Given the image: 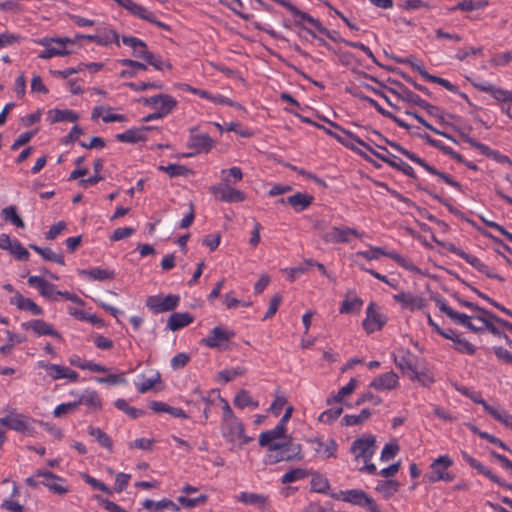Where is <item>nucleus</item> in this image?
I'll return each instance as SVG.
<instances>
[{
    "instance_id": "37998d69",
    "label": "nucleus",
    "mask_w": 512,
    "mask_h": 512,
    "mask_svg": "<svg viewBox=\"0 0 512 512\" xmlns=\"http://www.w3.org/2000/svg\"><path fill=\"white\" fill-rule=\"evenodd\" d=\"M119 63L122 66H128L132 68V70H124L121 72L120 75L123 78L133 77L138 71H145L147 69L145 64L131 59H121L119 60Z\"/></svg>"
},
{
    "instance_id": "6ab92c4d",
    "label": "nucleus",
    "mask_w": 512,
    "mask_h": 512,
    "mask_svg": "<svg viewBox=\"0 0 512 512\" xmlns=\"http://www.w3.org/2000/svg\"><path fill=\"white\" fill-rule=\"evenodd\" d=\"M366 313L367 316L363 321L364 329L368 333H373L377 330H380L386 322V317L374 309L373 303L369 304Z\"/></svg>"
},
{
    "instance_id": "b1692460",
    "label": "nucleus",
    "mask_w": 512,
    "mask_h": 512,
    "mask_svg": "<svg viewBox=\"0 0 512 512\" xmlns=\"http://www.w3.org/2000/svg\"><path fill=\"white\" fill-rule=\"evenodd\" d=\"M313 450L322 458L335 457L337 443L334 439L323 441L320 438L310 440Z\"/></svg>"
},
{
    "instance_id": "4d7b16f0",
    "label": "nucleus",
    "mask_w": 512,
    "mask_h": 512,
    "mask_svg": "<svg viewBox=\"0 0 512 512\" xmlns=\"http://www.w3.org/2000/svg\"><path fill=\"white\" fill-rule=\"evenodd\" d=\"M357 385H358V381L355 379V378H352L350 379V381L348 382L347 385H345L344 387H342L338 392L337 394H335L333 397H332V400L334 402H337V403H340L342 402V400L350 395L351 393H353L355 391V389L357 388Z\"/></svg>"
},
{
    "instance_id": "13d9d810",
    "label": "nucleus",
    "mask_w": 512,
    "mask_h": 512,
    "mask_svg": "<svg viewBox=\"0 0 512 512\" xmlns=\"http://www.w3.org/2000/svg\"><path fill=\"white\" fill-rule=\"evenodd\" d=\"M240 499L242 502H244L246 504H255L260 507L265 506L267 503V497H265L264 495H261V494H256V493L243 492V493H241Z\"/></svg>"
},
{
    "instance_id": "1a4fd4ad",
    "label": "nucleus",
    "mask_w": 512,
    "mask_h": 512,
    "mask_svg": "<svg viewBox=\"0 0 512 512\" xmlns=\"http://www.w3.org/2000/svg\"><path fill=\"white\" fill-rule=\"evenodd\" d=\"M210 192L216 199L227 203H238L246 199V194L243 191L233 188L225 182L211 186Z\"/></svg>"
},
{
    "instance_id": "338daca9",
    "label": "nucleus",
    "mask_w": 512,
    "mask_h": 512,
    "mask_svg": "<svg viewBox=\"0 0 512 512\" xmlns=\"http://www.w3.org/2000/svg\"><path fill=\"white\" fill-rule=\"evenodd\" d=\"M342 412V407L328 409L319 416V420L324 423H332L342 414Z\"/></svg>"
},
{
    "instance_id": "774afa93",
    "label": "nucleus",
    "mask_w": 512,
    "mask_h": 512,
    "mask_svg": "<svg viewBox=\"0 0 512 512\" xmlns=\"http://www.w3.org/2000/svg\"><path fill=\"white\" fill-rule=\"evenodd\" d=\"M9 252L19 260H28L29 252L22 246L18 240H13Z\"/></svg>"
},
{
    "instance_id": "6e6d98bb",
    "label": "nucleus",
    "mask_w": 512,
    "mask_h": 512,
    "mask_svg": "<svg viewBox=\"0 0 512 512\" xmlns=\"http://www.w3.org/2000/svg\"><path fill=\"white\" fill-rule=\"evenodd\" d=\"M371 415L368 409H363L358 415H345L342 418V423L346 426L358 425L366 421Z\"/></svg>"
},
{
    "instance_id": "c85d7f7f",
    "label": "nucleus",
    "mask_w": 512,
    "mask_h": 512,
    "mask_svg": "<svg viewBox=\"0 0 512 512\" xmlns=\"http://www.w3.org/2000/svg\"><path fill=\"white\" fill-rule=\"evenodd\" d=\"M314 200L312 195L298 192L286 198L287 204L291 205L296 212L304 211Z\"/></svg>"
},
{
    "instance_id": "393cba45",
    "label": "nucleus",
    "mask_w": 512,
    "mask_h": 512,
    "mask_svg": "<svg viewBox=\"0 0 512 512\" xmlns=\"http://www.w3.org/2000/svg\"><path fill=\"white\" fill-rule=\"evenodd\" d=\"M395 365L403 371V373L409 372L410 374L415 370V356L409 351L401 349L398 354H393Z\"/></svg>"
},
{
    "instance_id": "4be33fe9",
    "label": "nucleus",
    "mask_w": 512,
    "mask_h": 512,
    "mask_svg": "<svg viewBox=\"0 0 512 512\" xmlns=\"http://www.w3.org/2000/svg\"><path fill=\"white\" fill-rule=\"evenodd\" d=\"M37 476H40L41 478H43V480H41V484H43L44 486L49 488L55 494L63 495L65 493H67L68 489L59 483V482H62L63 479L56 476L52 472L38 470Z\"/></svg>"
},
{
    "instance_id": "412c9836",
    "label": "nucleus",
    "mask_w": 512,
    "mask_h": 512,
    "mask_svg": "<svg viewBox=\"0 0 512 512\" xmlns=\"http://www.w3.org/2000/svg\"><path fill=\"white\" fill-rule=\"evenodd\" d=\"M399 385L398 375L393 371L384 373L382 375L377 376L370 383V387L375 390L383 391V390H393L397 388Z\"/></svg>"
},
{
    "instance_id": "ddd939ff",
    "label": "nucleus",
    "mask_w": 512,
    "mask_h": 512,
    "mask_svg": "<svg viewBox=\"0 0 512 512\" xmlns=\"http://www.w3.org/2000/svg\"><path fill=\"white\" fill-rule=\"evenodd\" d=\"M351 236L361 238L363 234L354 228L335 226L323 235V240L326 243L333 244L348 243L350 242Z\"/></svg>"
},
{
    "instance_id": "f3484780",
    "label": "nucleus",
    "mask_w": 512,
    "mask_h": 512,
    "mask_svg": "<svg viewBox=\"0 0 512 512\" xmlns=\"http://www.w3.org/2000/svg\"><path fill=\"white\" fill-rule=\"evenodd\" d=\"M188 146L194 148L196 152H208L214 146V141L206 133H198L196 128L190 130Z\"/></svg>"
},
{
    "instance_id": "3c124183",
    "label": "nucleus",
    "mask_w": 512,
    "mask_h": 512,
    "mask_svg": "<svg viewBox=\"0 0 512 512\" xmlns=\"http://www.w3.org/2000/svg\"><path fill=\"white\" fill-rule=\"evenodd\" d=\"M93 167H94L95 174L87 179H82L79 182V186H81L83 188H87L89 186L97 184L99 181H101L103 179V177L99 174V172L103 168V161L101 159H97L94 162Z\"/></svg>"
},
{
    "instance_id": "bb28decb",
    "label": "nucleus",
    "mask_w": 512,
    "mask_h": 512,
    "mask_svg": "<svg viewBox=\"0 0 512 512\" xmlns=\"http://www.w3.org/2000/svg\"><path fill=\"white\" fill-rule=\"evenodd\" d=\"M150 127L144 126L141 128H132L123 133L117 134L116 139L123 143H137L146 140V131L150 130Z\"/></svg>"
},
{
    "instance_id": "4468645a",
    "label": "nucleus",
    "mask_w": 512,
    "mask_h": 512,
    "mask_svg": "<svg viewBox=\"0 0 512 512\" xmlns=\"http://www.w3.org/2000/svg\"><path fill=\"white\" fill-rule=\"evenodd\" d=\"M376 146H377V148L383 150L386 153V155L378 153L375 150L372 151L373 155H375L377 158H379L382 161H384L385 163H387L389 166L403 172L405 175L412 177V178L415 177L414 169L409 164H407L406 162H404L403 160H401L400 158H398L394 155H390V153L388 152V150L385 147L380 146V145H376Z\"/></svg>"
},
{
    "instance_id": "20e7f679",
    "label": "nucleus",
    "mask_w": 512,
    "mask_h": 512,
    "mask_svg": "<svg viewBox=\"0 0 512 512\" xmlns=\"http://www.w3.org/2000/svg\"><path fill=\"white\" fill-rule=\"evenodd\" d=\"M434 300L439 310L445 313L454 323L464 326L473 332L483 331V327L475 326L473 322H478L477 317H481V315H466L464 313L457 312L448 306L446 300L443 298H435Z\"/></svg>"
},
{
    "instance_id": "4c0bfd02",
    "label": "nucleus",
    "mask_w": 512,
    "mask_h": 512,
    "mask_svg": "<svg viewBox=\"0 0 512 512\" xmlns=\"http://www.w3.org/2000/svg\"><path fill=\"white\" fill-rule=\"evenodd\" d=\"M78 118V114L72 110L53 109L48 112V119L51 123L61 121L75 122Z\"/></svg>"
},
{
    "instance_id": "5fc2aeb1",
    "label": "nucleus",
    "mask_w": 512,
    "mask_h": 512,
    "mask_svg": "<svg viewBox=\"0 0 512 512\" xmlns=\"http://www.w3.org/2000/svg\"><path fill=\"white\" fill-rule=\"evenodd\" d=\"M2 217L6 221H10L12 224H14L17 227L24 228L25 224L21 217L17 214V210L15 206H8L4 208L1 212Z\"/></svg>"
},
{
    "instance_id": "49530a36",
    "label": "nucleus",
    "mask_w": 512,
    "mask_h": 512,
    "mask_svg": "<svg viewBox=\"0 0 512 512\" xmlns=\"http://www.w3.org/2000/svg\"><path fill=\"white\" fill-rule=\"evenodd\" d=\"M409 377L413 381H418L421 385L428 387L435 381L432 372L429 369L418 371L417 368L409 374Z\"/></svg>"
},
{
    "instance_id": "603ef678",
    "label": "nucleus",
    "mask_w": 512,
    "mask_h": 512,
    "mask_svg": "<svg viewBox=\"0 0 512 512\" xmlns=\"http://www.w3.org/2000/svg\"><path fill=\"white\" fill-rule=\"evenodd\" d=\"M486 412L506 427L512 429V415L507 411L497 410L493 407H486Z\"/></svg>"
},
{
    "instance_id": "2f4dec72",
    "label": "nucleus",
    "mask_w": 512,
    "mask_h": 512,
    "mask_svg": "<svg viewBox=\"0 0 512 512\" xmlns=\"http://www.w3.org/2000/svg\"><path fill=\"white\" fill-rule=\"evenodd\" d=\"M78 406L83 404L93 411L100 410L101 399L96 391L86 390L77 400Z\"/></svg>"
},
{
    "instance_id": "a211bd4d",
    "label": "nucleus",
    "mask_w": 512,
    "mask_h": 512,
    "mask_svg": "<svg viewBox=\"0 0 512 512\" xmlns=\"http://www.w3.org/2000/svg\"><path fill=\"white\" fill-rule=\"evenodd\" d=\"M24 330H31L37 336H52L58 339H61V335L58 331H56L52 325L41 320V319H33L28 322L22 324Z\"/></svg>"
},
{
    "instance_id": "cd10ccee",
    "label": "nucleus",
    "mask_w": 512,
    "mask_h": 512,
    "mask_svg": "<svg viewBox=\"0 0 512 512\" xmlns=\"http://www.w3.org/2000/svg\"><path fill=\"white\" fill-rule=\"evenodd\" d=\"M285 431L286 427L278 423L273 429L260 434L259 445L263 447L267 446L269 448L270 444H278L279 442H275V440L282 438Z\"/></svg>"
},
{
    "instance_id": "680f3d73",
    "label": "nucleus",
    "mask_w": 512,
    "mask_h": 512,
    "mask_svg": "<svg viewBox=\"0 0 512 512\" xmlns=\"http://www.w3.org/2000/svg\"><path fill=\"white\" fill-rule=\"evenodd\" d=\"M178 502L184 506L185 508H193V507H196V506H200V505H203L206 503L207 501V496L206 495H200L198 497H195V498H187L185 496H180L178 497Z\"/></svg>"
},
{
    "instance_id": "69168bd1",
    "label": "nucleus",
    "mask_w": 512,
    "mask_h": 512,
    "mask_svg": "<svg viewBox=\"0 0 512 512\" xmlns=\"http://www.w3.org/2000/svg\"><path fill=\"white\" fill-rule=\"evenodd\" d=\"M286 402H287L286 397L282 393L277 391L276 395H275V399L272 402V404L270 405L269 411L271 413H273L275 416H278L281 413Z\"/></svg>"
},
{
    "instance_id": "7c9ffc66",
    "label": "nucleus",
    "mask_w": 512,
    "mask_h": 512,
    "mask_svg": "<svg viewBox=\"0 0 512 512\" xmlns=\"http://www.w3.org/2000/svg\"><path fill=\"white\" fill-rule=\"evenodd\" d=\"M49 368L48 376L53 380L68 379L76 381L78 379V373L68 367L52 364Z\"/></svg>"
},
{
    "instance_id": "c756f323",
    "label": "nucleus",
    "mask_w": 512,
    "mask_h": 512,
    "mask_svg": "<svg viewBox=\"0 0 512 512\" xmlns=\"http://www.w3.org/2000/svg\"><path fill=\"white\" fill-rule=\"evenodd\" d=\"M10 429L20 433L31 434V419L19 413H11Z\"/></svg>"
},
{
    "instance_id": "e433bc0d",
    "label": "nucleus",
    "mask_w": 512,
    "mask_h": 512,
    "mask_svg": "<svg viewBox=\"0 0 512 512\" xmlns=\"http://www.w3.org/2000/svg\"><path fill=\"white\" fill-rule=\"evenodd\" d=\"M118 39V34L112 29L104 30L94 36H87V40L103 46H107L114 42L118 44Z\"/></svg>"
},
{
    "instance_id": "58836bf2",
    "label": "nucleus",
    "mask_w": 512,
    "mask_h": 512,
    "mask_svg": "<svg viewBox=\"0 0 512 512\" xmlns=\"http://www.w3.org/2000/svg\"><path fill=\"white\" fill-rule=\"evenodd\" d=\"M88 434L95 438V440L101 445L102 447L108 449L109 451H112L113 449V443L111 438L108 436L107 433L102 431L98 427L89 426L88 427Z\"/></svg>"
},
{
    "instance_id": "f03ea898",
    "label": "nucleus",
    "mask_w": 512,
    "mask_h": 512,
    "mask_svg": "<svg viewBox=\"0 0 512 512\" xmlns=\"http://www.w3.org/2000/svg\"><path fill=\"white\" fill-rule=\"evenodd\" d=\"M334 499L358 505L369 512H382L374 499L360 489H349L340 491L338 494H331Z\"/></svg>"
},
{
    "instance_id": "bf43d9fd",
    "label": "nucleus",
    "mask_w": 512,
    "mask_h": 512,
    "mask_svg": "<svg viewBox=\"0 0 512 512\" xmlns=\"http://www.w3.org/2000/svg\"><path fill=\"white\" fill-rule=\"evenodd\" d=\"M160 171L165 172L170 177L183 176L186 175L189 170L180 164H169L167 166H159Z\"/></svg>"
},
{
    "instance_id": "dca6fc26",
    "label": "nucleus",
    "mask_w": 512,
    "mask_h": 512,
    "mask_svg": "<svg viewBox=\"0 0 512 512\" xmlns=\"http://www.w3.org/2000/svg\"><path fill=\"white\" fill-rule=\"evenodd\" d=\"M28 284L38 289L40 294L49 300L56 301L57 296H59L60 291L56 290V286L42 277L30 276L28 278Z\"/></svg>"
},
{
    "instance_id": "0eeeda50",
    "label": "nucleus",
    "mask_w": 512,
    "mask_h": 512,
    "mask_svg": "<svg viewBox=\"0 0 512 512\" xmlns=\"http://www.w3.org/2000/svg\"><path fill=\"white\" fill-rule=\"evenodd\" d=\"M452 464L453 461L447 455L438 457L431 464V471L425 475V478L431 483L441 480L452 481L453 476L447 471Z\"/></svg>"
},
{
    "instance_id": "f8f14e48",
    "label": "nucleus",
    "mask_w": 512,
    "mask_h": 512,
    "mask_svg": "<svg viewBox=\"0 0 512 512\" xmlns=\"http://www.w3.org/2000/svg\"><path fill=\"white\" fill-rule=\"evenodd\" d=\"M143 103L144 105L161 113L162 117L167 116L177 106L176 99L167 94H160L145 98Z\"/></svg>"
},
{
    "instance_id": "79ce46f5",
    "label": "nucleus",
    "mask_w": 512,
    "mask_h": 512,
    "mask_svg": "<svg viewBox=\"0 0 512 512\" xmlns=\"http://www.w3.org/2000/svg\"><path fill=\"white\" fill-rule=\"evenodd\" d=\"M143 507L146 509H154L156 512H162V510L165 508L170 509L172 511L179 510V507L177 504H175L173 501L167 500V499H164V500H161L158 502H154L153 500L146 499L143 502Z\"/></svg>"
},
{
    "instance_id": "0e129e2a",
    "label": "nucleus",
    "mask_w": 512,
    "mask_h": 512,
    "mask_svg": "<svg viewBox=\"0 0 512 512\" xmlns=\"http://www.w3.org/2000/svg\"><path fill=\"white\" fill-rule=\"evenodd\" d=\"M361 305L362 300L359 298H354L353 300L345 299L340 307V313L348 314L355 310H360Z\"/></svg>"
},
{
    "instance_id": "9d476101",
    "label": "nucleus",
    "mask_w": 512,
    "mask_h": 512,
    "mask_svg": "<svg viewBox=\"0 0 512 512\" xmlns=\"http://www.w3.org/2000/svg\"><path fill=\"white\" fill-rule=\"evenodd\" d=\"M179 301L180 297L178 295H154L147 298L146 306L154 313H163L174 310Z\"/></svg>"
},
{
    "instance_id": "72a5a7b5",
    "label": "nucleus",
    "mask_w": 512,
    "mask_h": 512,
    "mask_svg": "<svg viewBox=\"0 0 512 512\" xmlns=\"http://www.w3.org/2000/svg\"><path fill=\"white\" fill-rule=\"evenodd\" d=\"M79 274L82 276H87L91 280L96 281H105L109 279H113L115 276V272L110 269H102L99 267H95L89 270H80Z\"/></svg>"
},
{
    "instance_id": "c9c22d12",
    "label": "nucleus",
    "mask_w": 512,
    "mask_h": 512,
    "mask_svg": "<svg viewBox=\"0 0 512 512\" xmlns=\"http://www.w3.org/2000/svg\"><path fill=\"white\" fill-rule=\"evenodd\" d=\"M150 408L154 412H165V413H168L171 416L176 417V418H187L188 417L187 414L184 412V410H182L181 408L172 407V406H169L166 403L160 402V401H151Z\"/></svg>"
},
{
    "instance_id": "09e8293b",
    "label": "nucleus",
    "mask_w": 512,
    "mask_h": 512,
    "mask_svg": "<svg viewBox=\"0 0 512 512\" xmlns=\"http://www.w3.org/2000/svg\"><path fill=\"white\" fill-rule=\"evenodd\" d=\"M222 182L228 184H236L243 179L242 170L239 167H232L229 169H223L221 171Z\"/></svg>"
},
{
    "instance_id": "aec40b11",
    "label": "nucleus",
    "mask_w": 512,
    "mask_h": 512,
    "mask_svg": "<svg viewBox=\"0 0 512 512\" xmlns=\"http://www.w3.org/2000/svg\"><path fill=\"white\" fill-rule=\"evenodd\" d=\"M393 298L397 303L401 304L403 308L410 310L422 309L426 306V301L423 297L410 292H400L394 295Z\"/></svg>"
},
{
    "instance_id": "864d4df0",
    "label": "nucleus",
    "mask_w": 512,
    "mask_h": 512,
    "mask_svg": "<svg viewBox=\"0 0 512 512\" xmlns=\"http://www.w3.org/2000/svg\"><path fill=\"white\" fill-rule=\"evenodd\" d=\"M310 484L311 490L317 493L326 494L330 488L328 479L322 475H314Z\"/></svg>"
},
{
    "instance_id": "8fccbe9b",
    "label": "nucleus",
    "mask_w": 512,
    "mask_h": 512,
    "mask_svg": "<svg viewBox=\"0 0 512 512\" xmlns=\"http://www.w3.org/2000/svg\"><path fill=\"white\" fill-rule=\"evenodd\" d=\"M448 250L465 260L467 263H469L471 266H473L475 269L482 268L481 264L483 263L480 259H478L476 256L470 255L460 248H457L455 245L451 244L448 248Z\"/></svg>"
},
{
    "instance_id": "5701e85b",
    "label": "nucleus",
    "mask_w": 512,
    "mask_h": 512,
    "mask_svg": "<svg viewBox=\"0 0 512 512\" xmlns=\"http://www.w3.org/2000/svg\"><path fill=\"white\" fill-rule=\"evenodd\" d=\"M475 87L482 92L491 94L499 102L512 101V90H505L488 82L475 84Z\"/></svg>"
},
{
    "instance_id": "a19ab883",
    "label": "nucleus",
    "mask_w": 512,
    "mask_h": 512,
    "mask_svg": "<svg viewBox=\"0 0 512 512\" xmlns=\"http://www.w3.org/2000/svg\"><path fill=\"white\" fill-rule=\"evenodd\" d=\"M234 405L240 409H244L246 407H251L256 409L259 406V403L249 395L248 391L240 390L233 401Z\"/></svg>"
},
{
    "instance_id": "473e14b6",
    "label": "nucleus",
    "mask_w": 512,
    "mask_h": 512,
    "mask_svg": "<svg viewBox=\"0 0 512 512\" xmlns=\"http://www.w3.org/2000/svg\"><path fill=\"white\" fill-rule=\"evenodd\" d=\"M193 322V317L189 313H173L167 322V327L171 331H177Z\"/></svg>"
},
{
    "instance_id": "f257e3e1",
    "label": "nucleus",
    "mask_w": 512,
    "mask_h": 512,
    "mask_svg": "<svg viewBox=\"0 0 512 512\" xmlns=\"http://www.w3.org/2000/svg\"><path fill=\"white\" fill-rule=\"evenodd\" d=\"M265 463L273 465L281 461L301 460V445L286 441L278 444H270Z\"/></svg>"
},
{
    "instance_id": "6e6552de",
    "label": "nucleus",
    "mask_w": 512,
    "mask_h": 512,
    "mask_svg": "<svg viewBox=\"0 0 512 512\" xmlns=\"http://www.w3.org/2000/svg\"><path fill=\"white\" fill-rule=\"evenodd\" d=\"M375 442L374 436L364 435L352 443L350 451L355 455L356 460L362 459L364 463H367L375 453Z\"/></svg>"
},
{
    "instance_id": "a18cd8bd",
    "label": "nucleus",
    "mask_w": 512,
    "mask_h": 512,
    "mask_svg": "<svg viewBox=\"0 0 512 512\" xmlns=\"http://www.w3.org/2000/svg\"><path fill=\"white\" fill-rule=\"evenodd\" d=\"M29 247L38 254H40L43 257V259L47 261H53L60 265L65 264L64 257L61 254L53 252L50 248H40L34 244H30Z\"/></svg>"
},
{
    "instance_id": "e2e57ef3",
    "label": "nucleus",
    "mask_w": 512,
    "mask_h": 512,
    "mask_svg": "<svg viewBox=\"0 0 512 512\" xmlns=\"http://www.w3.org/2000/svg\"><path fill=\"white\" fill-rule=\"evenodd\" d=\"M306 475L307 474H306L305 470H303L301 468L292 469L282 476L281 482L283 484L296 482L300 479L305 478Z\"/></svg>"
},
{
    "instance_id": "9b49d317",
    "label": "nucleus",
    "mask_w": 512,
    "mask_h": 512,
    "mask_svg": "<svg viewBox=\"0 0 512 512\" xmlns=\"http://www.w3.org/2000/svg\"><path fill=\"white\" fill-rule=\"evenodd\" d=\"M234 336L235 333L233 330L226 329L221 326H216L211 330L209 336L201 340V343L208 348L221 349Z\"/></svg>"
},
{
    "instance_id": "052dcab7",
    "label": "nucleus",
    "mask_w": 512,
    "mask_h": 512,
    "mask_svg": "<svg viewBox=\"0 0 512 512\" xmlns=\"http://www.w3.org/2000/svg\"><path fill=\"white\" fill-rule=\"evenodd\" d=\"M487 5L486 1H472V0H463L462 2L458 3L456 7L452 8L451 10H462V11H473L477 9H482Z\"/></svg>"
},
{
    "instance_id": "39448f33",
    "label": "nucleus",
    "mask_w": 512,
    "mask_h": 512,
    "mask_svg": "<svg viewBox=\"0 0 512 512\" xmlns=\"http://www.w3.org/2000/svg\"><path fill=\"white\" fill-rule=\"evenodd\" d=\"M75 40L63 38H42L38 40V44L45 47V50L39 54V58L47 60L54 56H66L70 51L66 49L67 44H73Z\"/></svg>"
},
{
    "instance_id": "c03bdc74",
    "label": "nucleus",
    "mask_w": 512,
    "mask_h": 512,
    "mask_svg": "<svg viewBox=\"0 0 512 512\" xmlns=\"http://www.w3.org/2000/svg\"><path fill=\"white\" fill-rule=\"evenodd\" d=\"M387 257L396 261L401 267L404 269L413 272L415 274H420L421 270L408 258L403 257L395 251H390L387 253Z\"/></svg>"
},
{
    "instance_id": "de8ad7c7",
    "label": "nucleus",
    "mask_w": 512,
    "mask_h": 512,
    "mask_svg": "<svg viewBox=\"0 0 512 512\" xmlns=\"http://www.w3.org/2000/svg\"><path fill=\"white\" fill-rule=\"evenodd\" d=\"M246 373V368L244 367H233L231 369H225L222 371H219L217 374L218 380L222 381L223 383L230 382L237 377L243 376Z\"/></svg>"
},
{
    "instance_id": "f704fd0d",
    "label": "nucleus",
    "mask_w": 512,
    "mask_h": 512,
    "mask_svg": "<svg viewBox=\"0 0 512 512\" xmlns=\"http://www.w3.org/2000/svg\"><path fill=\"white\" fill-rule=\"evenodd\" d=\"M463 460L468 463L471 467L475 468L480 474L484 475L491 481H498V476H496L492 471L484 466L482 463H480L475 458L471 457L469 454H467L465 451L461 452Z\"/></svg>"
},
{
    "instance_id": "423d86ee",
    "label": "nucleus",
    "mask_w": 512,
    "mask_h": 512,
    "mask_svg": "<svg viewBox=\"0 0 512 512\" xmlns=\"http://www.w3.org/2000/svg\"><path fill=\"white\" fill-rule=\"evenodd\" d=\"M221 433L227 442L237 445L239 448L252 441L251 437L244 434V425L239 419L222 422Z\"/></svg>"
},
{
    "instance_id": "2eb2a0df",
    "label": "nucleus",
    "mask_w": 512,
    "mask_h": 512,
    "mask_svg": "<svg viewBox=\"0 0 512 512\" xmlns=\"http://www.w3.org/2000/svg\"><path fill=\"white\" fill-rule=\"evenodd\" d=\"M122 6L126 10H128L131 14L146 20L150 23L157 25L163 29H168V26L160 21L155 19V16L152 12L148 11L145 7L133 2L132 0H122Z\"/></svg>"
},
{
    "instance_id": "ea45409f",
    "label": "nucleus",
    "mask_w": 512,
    "mask_h": 512,
    "mask_svg": "<svg viewBox=\"0 0 512 512\" xmlns=\"http://www.w3.org/2000/svg\"><path fill=\"white\" fill-rule=\"evenodd\" d=\"M399 489V483L396 480L379 481L375 490L383 495L384 498L389 499Z\"/></svg>"
},
{
    "instance_id": "7ed1b4c3",
    "label": "nucleus",
    "mask_w": 512,
    "mask_h": 512,
    "mask_svg": "<svg viewBox=\"0 0 512 512\" xmlns=\"http://www.w3.org/2000/svg\"><path fill=\"white\" fill-rule=\"evenodd\" d=\"M434 300L439 310L445 313L454 323L464 326L473 332L483 331V327L475 326L473 322H478L477 317H481V315H466L464 313L457 312L448 306L446 300L443 298H435Z\"/></svg>"
},
{
    "instance_id": "a878e982",
    "label": "nucleus",
    "mask_w": 512,
    "mask_h": 512,
    "mask_svg": "<svg viewBox=\"0 0 512 512\" xmlns=\"http://www.w3.org/2000/svg\"><path fill=\"white\" fill-rule=\"evenodd\" d=\"M10 302L18 309L29 311L32 315L40 316L43 314V309L39 305L30 298H25L20 293H16Z\"/></svg>"
}]
</instances>
